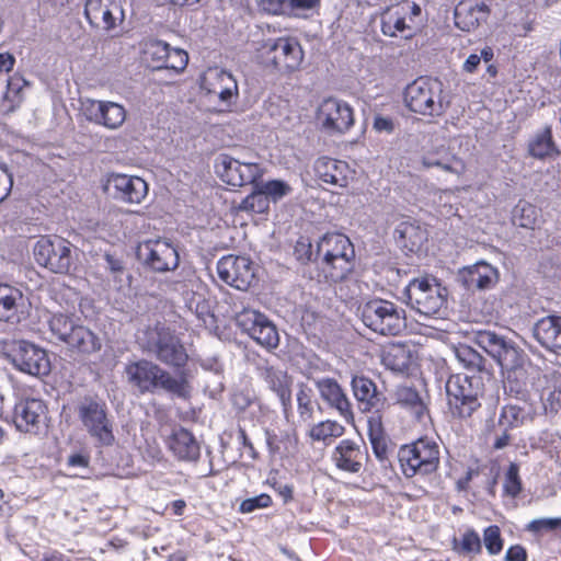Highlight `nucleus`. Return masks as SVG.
<instances>
[{
	"label": "nucleus",
	"mask_w": 561,
	"mask_h": 561,
	"mask_svg": "<svg viewBox=\"0 0 561 561\" xmlns=\"http://www.w3.org/2000/svg\"><path fill=\"white\" fill-rule=\"evenodd\" d=\"M531 364L525 354L519 360H515L513 365L501 369L504 377V389L510 396L517 399H526L529 385V369Z\"/></svg>",
	"instance_id": "obj_24"
},
{
	"label": "nucleus",
	"mask_w": 561,
	"mask_h": 561,
	"mask_svg": "<svg viewBox=\"0 0 561 561\" xmlns=\"http://www.w3.org/2000/svg\"><path fill=\"white\" fill-rule=\"evenodd\" d=\"M540 219V210L530 203L520 201L513 209V224L522 228L535 229Z\"/></svg>",
	"instance_id": "obj_41"
},
{
	"label": "nucleus",
	"mask_w": 561,
	"mask_h": 561,
	"mask_svg": "<svg viewBox=\"0 0 561 561\" xmlns=\"http://www.w3.org/2000/svg\"><path fill=\"white\" fill-rule=\"evenodd\" d=\"M187 308L196 314V317L204 322L206 318L210 317V307L207 300L198 294L192 293L191 298L186 302Z\"/></svg>",
	"instance_id": "obj_53"
},
{
	"label": "nucleus",
	"mask_w": 561,
	"mask_h": 561,
	"mask_svg": "<svg viewBox=\"0 0 561 561\" xmlns=\"http://www.w3.org/2000/svg\"><path fill=\"white\" fill-rule=\"evenodd\" d=\"M124 373L128 383L140 393L154 392L160 388L182 399L190 396V386L184 374L173 377L151 360L139 359L128 363Z\"/></svg>",
	"instance_id": "obj_1"
},
{
	"label": "nucleus",
	"mask_w": 561,
	"mask_h": 561,
	"mask_svg": "<svg viewBox=\"0 0 561 561\" xmlns=\"http://www.w3.org/2000/svg\"><path fill=\"white\" fill-rule=\"evenodd\" d=\"M26 298L11 285L0 284V320L16 324L25 318Z\"/></svg>",
	"instance_id": "obj_27"
},
{
	"label": "nucleus",
	"mask_w": 561,
	"mask_h": 561,
	"mask_svg": "<svg viewBox=\"0 0 561 561\" xmlns=\"http://www.w3.org/2000/svg\"><path fill=\"white\" fill-rule=\"evenodd\" d=\"M458 162L457 158L449 151L445 145H440L428 150L422 157V164L425 168H440L447 172H454V164Z\"/></svg>",
	"instance_id": "obj_38"
},
{
	"label": "nucleus",
	"mask_w": 561,
	"mask_h": 561,
	"mask_svg": "<svg viewBox=\"0 0 561 561\" xmlns=\"http://www.w3.org/2000/svg\"><path fill=\"white\" fill-rule=\"evenodd\" d=\"M295 257L301 263H308L311 261H318L316 253L312 250V244L308 238H299L294 249Z\"/></svg>",
	"instance_id": "obj_54"
},
{
	"label": "nucleus",
	"mask_w": 561,
	"mask_h": 561,
	"mask_svg": "<svg viewBox=\"0 0 561 561\" xmlns=\"http://www.w3.org/2000/svg\"><path fill=\"white\" fill-rule=\"evenodd\" d=\"M363 323L381 335H399L407 328L405 311L396 304L373 299L359 307Z\"/></svg>",
	"instance_id": "obj_6"
},
{
	"label": "nucleus",
	"mask_w": 561,
	"mask_h": 561,
	"mask_svg": "<svg viewBox=\"0 0 561 561\" xmlns=\"http://www.w3.org/2000/svg\"><path fill=\"white\" fill-rule=\"evenodd\" d=\"M403 295L408 306L426 317L439 314L446 308L447 289L436 278H414Z\"/></svg>",
	"instance_id": "obj_7"
},
{
	"label": "nucleus",
	"mask_w": 561,
	"mask_h": 561,
	"mask_svg": "<svg viewBox=\"0 0 561 561\" xmlns=\"http://www.w3.org/2000/svg\"><path fill=\"white\" fill-rule=\"evenodd\" d=\"M241 164L239 160L227 154H220L216 159V172L221 180L229 185L238 186V181L241 173Z\"/></svg>",
	"instance_id": "obj_40"
},
{
	"label": "nucleus",
	"mask_w": 561,
	"mask_h": 561,
	"mask_svg": "<svg viewBox=\"0 0 561 561\" xmlns=\"http://www.w3.org/2000/svg\"><path fill=\"white\" fill-rule=\"evenodd\" d=\"M527 416L525 409L518 405L508 404L502 409L500 424L505 427H518L525 423Z\"/></svg>",
	"instance_id": "obj_47"
},
{
	"label": "nucleus",
	"mask_w": 561,
	"mask_h": 561,
	"mask_svg": "<svg viewBox=\"0 0 561 561\" xmlns=\"http://www.w3.org/2000/svg\"><path fill=\"white\" fill-rule=\"evenodd\" d=\"M320 398L347 422H353L352 404L337 381L333 378H322L316 381Z\"/></svg>",
	"instance_id": "obj_25"
},
{
	"label": "nucleus",
	"mask_w": 561,
	"mask_h": 561,
	"mask_svg": "<svg viewBox=\"0 0 561 561\" xmlns=\"http://www.w3.org/2000/svg\"><path fill=\"white\" fill-rule=\"evenodd\" d=\"M497 279V270L484 261L463 267L458 274V280L468 290L489 289L496 284Z\"/></svg>",
	"instance_id": "obj_26"
},
{
	"label": "nucleus",
	"mask_w": 561,
	"mask_h": 561,
	"mask_svg": "<svg viewBox=\"0 0 561 561\" xmlns=\"http://www.w3.org/2000/svg\"><path fill=\"white\" fill-rule=\"evenodd\" d=\"M473 342L491 356L501 367L512 366L519 360L525 352L505 335L491 330H479L473 333Z\"/></svg>",
	"instance_id": "obj_13"
},
{
	"label": "nucleus",
	"mask_w": 561,
	"mask_h": 561,
	"mask_svg": "<svg viewBox=\"0 0 561 561\" xmlns=\"http://www.w3.org/2000/svg\"><path fill=\"white\" fill-rule=\"evenodd\" d=\"M271 503V496L266 493H262L260 495L243 500L240 504L239 510L241 513H252L257 508L268 507Z\"/></svg>",
	"instance_id": "obj_56"
},
{
	"label": "nucleus",
	"mask_w": 561,
	"mask_h": 561,
	"mask_svg": "<svg viewBox=\"0 0 561 561\" xmlns=\"http://www.w3.org/2000/svg\"><path fill=\"white\" fill-rule=\"evenodd\" d=\"M489 7L483 3L471 1L460 2L455 9V24L458 28L470 32L489 16Z\"/></svg>",
	"instance_id": "obj_30"
},
{
	"label": "nucleus",
	"mask_w": 561,
	"mask_h": 561,
	"mask_svg": "<svg viewBox=\"0 0 561 561\" xmlns=\"http://www.w3.org/2000/svg\"><path fill=\"white\" fill-rule=\"evenodd\" d=\"M12 185V175L8 172L4 164H0V203L9 196Z\"/></svg>",
	"instance_id": "obj_59"
},
{
	"label": "nucleus",
	"mask_w": 561,
	"mask_h": 561,
	"mask_svg": "<svg viewBox=\"0 0 561 561\" xmlns=\"http://www.w3.org/2000/svg\"><path fill=\"white\" fill-rule=\"evenodd\" d=\"M314 171L318 178L328 184L345 187L348 183L347 163L330 158H319L314 164Z\"/></svg>",
	"instance_id": "obj_32"
},
{
	"label": "nucleus",
	"mask_w": 561,
	"mask_h": 561,
	"mask_svg": "<svg viewBox=\"0 0 561 561\" xmlns=\"http://www.w3.org/2000/svg\"><path fill=\"white\" fill-rule=\"evenodd\" d=\"M504 491L507 495H511L513 497L517 496L522 491L519 468L515 462H512L506 471L504 480Z\"/></svg>",
	"instance_id": "obj_49"
},
{
	"label": "nucleus",
	"mask_w": 561,
	"mask_h": 561,
	"mask_svg": "<svg viewBox=\"0 0 561 561\" xmlns=\"http://www.w3.org/2000/svg\"><path fill=\"white\" fill-rule=\"evenodd\" d=\"M457 360L468 370L482 371L485 366V358L469 345L460 344L455 348Z\"/></svg>",
	"instance_id": "obj_42"
},
{
	"label": "nucleus",
	"mask_w": 561,
	"mask_h": 561,
	"mask_svg": "<svg viewBox=\"0 0 561 561\" xmlns=\"http://www.w3.org/2000/svg\"><path fill=\"white\" fill-rule=\"evenodd\" d=\"M367 426L369 439L386 437L381 415L379 414V412L375 411V413L368 417Z\"/></svg>",
	"instance_id": "obj_58"
},
{
	"label": "nucleus",
	"mask_w": 561,
	"mask_h": 561,
	"mask_svg": "<svg viewBox=\"0 0 561 561\" xmlns=\"http://www.w3.org/2000/svg\"><path fill=\"white\" fill-rule=\"evenodd\" d=\"M217 272L222 282L239 290H247L254 279L253 264L245 256L221 257L217 263Z\"/></svg>",
	"instance_id": "obj_17"
},
{
	"label": "nucleus",
	"mask_w": 561,
	"mask_h": 561,
	"mask_svg": "<svg viewBox=\"0 0 561 561\" xmlns=\"http://www.w3.org/2000/svg\"><path fill=\"white\" fill-rule=\"evenodd\" d=\"M170 45L160 39H149L145 43L144 55L152 68H163L164 59L168 57Z\"/></svg>",
	"instance_id": "obj_43"
},
{
	"label": "nucleus",
	"mask_w": 561,
	"mask_h": 561,
	"mask_svg": "<svg viewBox=\"0 0 561 561\" xmlns=\"http://www.w3.org/2000/svg\"><path fill=\"white\" fill-rule=\"evenodd\" d=\"M411 363V352L402 344H393L383 352L382 364L394 373H404Z\"/></svg>",
	"instance_id": "obj_37"
},
{
	"label": "nucleus",
	"mask_w": 561,
	"mask_h": 561,
	"mask_svg": "<svg viewBox=\"0 0 561 561\" xmlns=\"http://www.w3.org/2000/svg\"><path fill=\"white\" fill-rule=\"evenodd\" d=\"M345 427L336 421L325 420L311 426L308 436L313 442H321L330 445L333 439L343 436Z\"/></svg>",
	"instance_id": "obj_39"
},
{
	"label": "nucleus",
	"mask_w": 561,
	"mask_h": 561,
	"mask_svg": "<svg viewBox=\"0 0 561 561\" xmlns=\"http://www.w3.org/2000/svg\"><path fill=\"white\" fill-rule=\"evenodd\" d=\"M398 459L407 478L430 474L438 468L439 447L433 440L420 438L402 446L398 451Z\"/></svg>",
	"instance_id": "obj_8"
},
{
	"label": "nucleus",
	"mask_w": 561,
	"mask_h": 561,
	"mask_svg": "<svg viewBox=\"0 0 561 561\" xmlns=\"http://www.w3.org/2000/svg\"><path fill=\"white\" fill-rule=\"evenodd\" d=\"M320 257L324 277L331 282H340L353 270L355 250L346 236L327 233L317 243L316 259Z\"/></svg>",
	"instance_id": "obj_2"
},
{
	"label": "nucleus",
	"mask_w": 561,
	"mask_h": 561,
	"mask_svg": "<svg viewBox=\"0 0 561 561\" xmlns=\"http://www.w3.org/2000/svg\"><path fill=\"white\" fill-rule=\"evenodd\" d=\"M139 256L156 272L172 271L179 265L176 249L164 240H150L139 248Z\"/></svg>",
	"instance_id": "obj_20"
},
{
	"label": "nucleus",
	"mask_w": 561,
	"mask_h": 561,
	"mask_svg": "<svg viewBox=\"0 0 561 561\" xmlns=\"http://www.w3.org/2000/svg\"><path fill=\"white\" fill-rule=\"evenodd\" d=\"M318 119L328 131L343 133L354 123L350 105L337 99L324 100L318 110Z\"/></svg>",
	"instance_id": "obj_21"
},
{
	"label": "nucleus",
	"mask_w": 561,
	"mask_h": 561,
	"mask_svg": "<svg viewBox=\"0 0 561 561\" xmlns=\"http://www.w3.org/2000/svg\"><path fill=\"white\" fill-rule=\"evenodd\" d=\"M528 152L536 159H546L559 154L550 126H546L543 130L535 135L534 139L528 145Z\"/></svg>",
	"instance_id": "obj_36"
},
{
	"label": "nucleus",
	"mask_w": 561,
	"mask_h": 561,
	"mask_svg": "<svg viewBox=\"0 0 561 561\" xmlns=\"http://www.w3.org/2000/svg\"><path fill=\"white\" fill-rule=\"evenodd\" d=\"M373 451L380 462H385L388 459V445L387 437L369 439Z\"/></svg>",
	"instance_id": "obj_62"
},
{
	"label": "nucleus",
	"mask_w": 561,
	"mask_h": 561,
	"mask_svg": "<svg viewBox=\"0 0 561 561\" xmlns=\"http://www.w3.org/2000/svg\"><path fill=\"white\" fill-rule=\"evenodd\" d=\"M164 60L163 68L182 71L188 62V55L183 49L170 47Z\"/></svg>",
	"instance_id": "obj_51"
},
{
	"label": "nucleus",
	"mask_w": 561,
	"mask_h": 561,
	"mask_svg": "<svg viewBox=\"0 0 561 561\" xmlns=\"http://www.w3.org/2000/svg\"><path fill=\"white\" fill-rule=\"evenodd\" d=\"M11 364L22 373L32 376H46L50 371L47 352L38 345L25 341H13L8 351Z\"/></svg>",
	"instance_id": "obj_12"
},
{
	"label": "nucleus",
	"mask_w": 561,
	"mask_h": 561,
	"mask_svg": "<svg viewBox=\"0 0 561 561\" xmlns=\"http://www.w3.org/2000/svg\"><path fill=\"white\" fill-rule=\"evenodd\" d=\"M394 238L403 249L416 252L427 240V231L417 222L407 220L396 227Z\"/></svg>",
	"instance_id": "obj_34"
},
{
	"label": "nucleus",
	"mask_w": 561,
	"mask_h": 561,
	"mask_svg": "<svg viewBox=\"0 0 561 561\" xmlns=\"http://www.w3.org/2000/svg\"><path fill=\"white\" fill-rule=\"evenodd\" d=\"M453 549L462 556H474L481 552V540L473 529H468L460 541L453 540Z\"/></svg>",
	"instance_id": "obj_45"
},
{
	"label": "nucleus",
	"mask_w": 561,
	"mask_h": 561,
	"mask_svg": "<svg viewBox=\"0 0 561 561\" xmlns=\"http://www.w3.org/2000/svg\"><path fill=\"white\" fill-rule=\"evenodd\" d=\"M331 458L337 469L358 473L368 460V449L364 442L342 439L332 451Z\"/></svg>",
	"instance_id": "obj_22"
},
{
	"label": "nucleus",
	"mask_w": 561,
	"mask_h": 561,
	"mask_svg": "<svg viewBox=\"0 0 561 561\" xmlns=\"http://www.w3.org/2000/svg\"><path fill=\"white\" fill-rule=\"evenodd\" d=\"M77 412L83 427L99 445L111 446L114 444L113 422L107 416V408L104 402L84 398L79 402Z\"/></svg>",
	"instance_id": "obj_10"
},
{
	"label": "nucleus",
	"mask_w": 561,
	"mask_h": 561,
	"mask_svg": "<svg viewBox=\"0 0 561 561\" xmlns=\"http://www.w3.org/2000/svg\"><path fill=\"white\" fill-rule=\"evenodd\" d=\"M46 421L47 407L43 400L25 398L15 403L13 423L19 432L38 434Z\"/></svg>",
	"instance_id": "obj_16"
},
{
	"label": "nucleus",
	"mask_w": 561,
	"mask_h": 561,
	"mask_svg": "<svg viewBox=\"0 0 561 561\" xmlns=\"http://www.w3.org/2000/svg\"><path fill=\"white\" fill-rule=\"evenodd\" d=\"M314 402L312 400V391L311 389L302 386L297 392V409L298 414L301 421L308 422L313 416Z\"/></svg>",
	"instance_id": "obj_48"
},
{
	"label": "nucleus",
	"mask_w": 561,
	"mask_h": 561,
	"mask_svg": "<svg viewBox=\"0 0 561 561\" xmlns=\"http://www.w3.org/2000/svg\"><path fill=\"white\" fill-rule=\"evenodd\" d=\"M405 106L421 115L440 116L448 107L444 83L431 77H420L404 90Z\"/></svg>",
	"instance_id": "obj_5"
},
{
	"label": "nucleus",
	"mask_w": 561,
	"mask_h": 561,
	"mask_svg": "<svg viewBox=\"0 0 561 561\" xmlns=\"http://www.w3.org/2000/svg\"><path fill=\"white\" fill-rule=\"evenodd\" d=\"M253 394L249 390L237 391L232 396V404L236 409L243 411L251 405Z\"/></svg>",
	"instance_id": "obj_61"
},
{
	"label": "nucleus",
	"mask_w": 561,
	"mask_h": 561,
	"mask_svg": "<svg viewBox=\"0 0 561 561\" xmlns=\"http://www.w3.org/2000/svg\"><path fill=\"white\" fill-rule=\"evenodd\" d=\"M263 193L268 197V201L277 203L285 196L289 195L293 192L291 186L282 180H272L267 182H262L259 184Z\"/></svg>",
	"instance_id": "obj_46"
},
{
	"label": "nucleus",
	"mask_w": 561,
	"mask_h": 561,
	"mask_svg": "<svg viewBox=\"0 0 561 561\" xmlns=\"http://www.w3.org/2000/svg\"><path fill=\"white\" fill-rule=\"evenodd\" d=\"M50 333L68 346L84 354H91L101 348L99 337L87 327L65 314L54 313L48 319Z\"/></svg>",
	"instance_id": "obj_9"
},
{
	"label": "nucleus",
	"mask_w": 561,
	"mask_h": 561,
	"mask_svg": "<svg viewBox=\"0 0 561 561\" xmlns=\"http://www.w3.org/2000/svg\"><path fill=\"white\" fill-rule=\"evenodd\" d=\"M103 260L105 270H108L114 276V278L119 277L124 273V264L122 260H119L115 255L105 253Z\"/></svg>",
	"instance_id": "obj_60"
},
{
	"label": "nucleus",
	"mask_w": 561,
	"mask_h": 561,
	"mask_svg": "<svg viewBox=\"0 0 561 561\" xmlns=\"http://www.w3.org/2000/svg\"><path fill=\"white\" fill-rule=\"evenodd\" d=\"M351 385L362 411L380 412L385 408L386 398L378 391L376 383L371 379L365 376H355Z\"/></svg>",
	"instance_id": "obj_28"
},
{
	"label": "nucleus",
	"mask_w": 561,
	"mask_h": 561,
	"mask_svg": "<svg viewBox=\"0 0 561 561\" xmlns=\"http://www.w3.org/2000/svg\"><path fill=\"white\" fill-rule=\"evenodd\" d=\"M84 15L92 26L105 31L113 30L125 18L121 0H87Z\"/></svg>",
	"instance_id": "obj_19"
},
{
	"label": "nucleus",
	"mask_w": 561,
	"mask_h": 561,
	"mask_svg": "<svg viewBox=\"0 0 561 561\" xmlns=\"http://www.w3.org/2000/svg\"><path fill=\"white\" fill-rule=\"evenodd\" d=\"M262 175V169L256 163H244L241 164V173L238 181V186L247 184H257L256 180Z\"/></svg>",
	"instance_id": "obj_55"
},
{
	"label": "nucleus",
	"mask_w": 561,
	"mask_h": 561,
	"mask_svg": "<svg viewBox=\"0 0 561 561\" xmlns=\"http://www.w3.org/2000/svg\"><path fill=\"white\" fill-rule=\"evenodd\" d=\"M105 190L117 201L140 204L147 196L148 185L139 176L113 173L107 179Z\"/></svg>",
	"instance_id": "obj_18"
},
{
	"label": "nucleus",
	"mask_w": 561,
	"mask_h": 561,
	"mask_svg": "<svg viewBox=\"0 0 561 561\" xmlns=\"http://www.w3.org/2000/svg\"><path fill=\"white\" fill-rule=\"evenodd\" d=\"M483 541L490 554H497L503 548L500 528L495 525L489 526L484 530Z\"/></svg>",
	"instance_id": "obj_52"
},
{
	"label": "nucleus",
	"mask_w": 561,
	"mask_h": 561,
	"mask_svg": "<svg viewBox=\"0 0 561 561\" xmlns=\"http://www.w3.org/2000/svg\"><path fill=\"white\" fill-rule=\"evenodd\" d=\"M396 399L402 405L414 408L417 414L423 409L419 393L410 387H399Z\"/></svg>",
	"instance_id": "obj_50"
},
{
	"label": "nucleus",
	"mask_w": 561,
	"mask_h": 561,
	"mask_svg": "<svg viewBox=\"0 0 561 561\" xmlns=\"http://www.w3.org/2000/svg\"><path fill=\"white\" fill-rule=\"evenodd\" d=\"M237 324L259 345L274 350L279 345L276 325L263 313L245 309L237 316Z\"/></svg>",
	"instance_id": "obj_14"
},
{
	"label": "nucleus",
	"mask_w": 561,
	"mask_h": 561,
	"mask_svg": "<svg viewBox=\"0 0 561 561\" xmlns=\"http://www.w3.org/2000/svg\"><path fill=\"white\" fill-rule=\"evenodd\" d=\"M168 445L180 460L195 461L199 458V445L193 434L184 427L173 428Z\"/></svg>",
	"instance_id": "obj_29"
},
{
	"label": "nucleus",
	"mask_w": 561,
	"mask_h": 561,
	"mask_svg": "<svg viewBox=\"0 0 561 561\" xmlns=\"http://www.w3.org/2000/svg\"><path fill=\"white\" fill-rule=\"evenodd\" d=\"M535 339L547 350H561V317L548 316L538 320L534 327Z\"/></svg>",
	"instance_id": "obj_31"
},
{
	"label": "nucleus",
	"mask_w": 561,
	"mask_h": 561,
	"mask_svg": "<svg viewBox=\"0 0 561 561\" xmlns=\"http://www.w3.org/2000/svg\"><path fill=\"white\" fill-rule=\"evenodd\" d=\"M71 243L60 237H42L33 248L36 262L58 274H66L72 265Z\"/></svg>",
	"instance_id": "obj_11"
},
{
	"label": "nucleus",
	"mask_w": 561,
	"mask_h": 561,
	"mask_svg": "<svg viewBox=\"0 0 561 561\" xmlns=\"http://www.w3.org/2000/svg\"><path fill=\"white\" fill-rule=\"evenodd\" d=\"M215 76L219 83V89L227 88V89L238 90L237 80L233 78V76L230 72H228L226 70H216Z\"/></svg>",
	"instance_id": "obj_63"
},
{
	"label": "nucleus",
	"mask_w": 561,
	"mask_h": 561,
	"mask_svg": "<svg viewBox=\"0 0 561 561\" xmlns=\"http://www.w3.org/2000/svg\"><path fill=\"white\" fill-rule=\"evenodd\" d=\"M268 197L263 193L259 184H255L254 191L248 195L239 206L240 210L254 214H264L268 211Z\"/></svg>",
	"instance_id": "obj_44"
},
{
	"label": "nucleus",
	"mask_w": 561,
	"mask_h": 561,
	"mask_svg": "<svg viewBox=\"0 0 561 561\" xmlns=\"http://www.w3.org/2000/svg\"><path fill=\"white\" fill-rule=\"evenodd\" d=\"M407 7H400L398 3L387 7L381 13V31L386 36H397L401 34L403 37H409L411 34H405L411 31L405 22Z\"/></svg>",
	"instance_id": "obj_35"
},
{
	"label": "nucleus",
	"mask_w": 561,
	"mask_h": 561,
	"mask_svg": "<svg viewBox=\"0 0 561 561\" xmlns=\"http://www.w3.org/2000/svg\"><path fill=\"white\" fill-rule=\"evenodd\" d=\"M127 112L122 104L112 101L91 100L85 106L88 121L107 129H117L126 121Z\"/></svg>",
	"instance_id": "obj_23"
},
{
	"label": "nucleus",
	"mask_w": 561,
	"mask_h": 561,
	"mask_svg": "<svg viewBox=\"0 0 561 561\" xmlns=\"http://www.w3.org/2000/svg\"><path fill=\"white\" fill-rule=\"evenodd\" d=\"M262 377L268 388L276 393L285 412L291 408V379L287 373L275 368L265 367Z\"/></svg>",
	"instance_id": "obj_33"
},
{
	"label": "nucleus",
	"mask_w": 561,
	"mask_h": 561,
	"mask_svg": "<svg viewBox=\"0 0 561 561\" xmlns=\"http://www.w3.org/2000/svg\"><path fill=\"white\" fill-rule=\"evenodd\" d=\"M557 528H561V517L534 519L527 526V529L534 533Z\"/></svg>",
	"instance_id": "obj_57"
},
{
	"label": "nucleus",
	"mask_w": 561,
	"mask_h": 561,
	"mask_svg": "<svg viewBox=\"0 0 561 561\" xmlns=\"http://www.w3.org/2000/svg\"><path fill=\"white\" fill-rule=\"evenodd\" d=\"M448 408L454 417L468 419L481 407L484 385L477 375L455 374L445 385Z\"/></svg>",
	"instance_id": "obj_4"
},
{
	"label": "nucleus",
	"mask_w": 561,
	"mask_h": 561,
	"mask_svg": "<svg viewBox=\"0 0 561 561\" xmlns=\"http://www.w3.org/2000/svg\"><path fill=\"white\" fill-rule=\"evenodd\" d=\"M138 343L144 352L167 366L179 369L188 360V354L181 340L173 330L162 323L144 330L138 336Z\"/></svg>",
	"instance_id": "obj_3"
},
{
	"label": "nucleus",
	"mask_w": 561,
	"mask_h": 561,
	"mask_svg": "<svg viewBox=\"0 0 561 561\" xmlns=\"http://www.w3.org/2000/svg\"><path fill=\"white\" fill-rule=\"evenodd\" d=\"M506 561H526L527 553L526 550L522 546H512L508 548L505 554Z\"/></svg>",
	"instance_id": "obj_64"
},
{
	"label": "nucleus",
	"mask_w": 561,
	"mask_h": 561,
	"mask_svg": "<svg viewBox=\"0 0 561 561\" xmlns=\"http://www.w3.org/2000/svg\"><path fill=\"white\" fill-rule=\"evenodd\" d=\"M263 56L279 71L297 70L304 59V51L297 39L279 37L264 43Z\"/></svg>",
	"instance_id": "obj_15"
}]
</instances>
